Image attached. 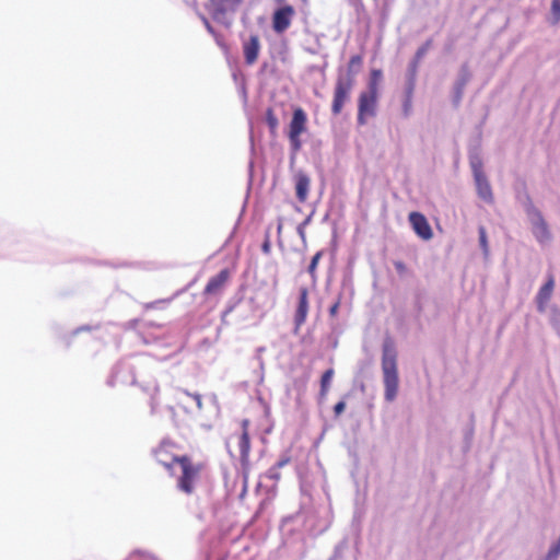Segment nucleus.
Instances as JSON below:
<instances>
[{
    "instance_id": "f257e3e1",
    "label": "nucleus",
    "mask_w": 560,
    "mask_h": 560,
    "mask_svg": "<svg viewBox=\"0 0 560 560\" xmlns=\"http://www.w3.org/2000/svg\"><path fill=\"white\" fill-rule=\"evenodd\" d=\"M148 359L140 358L137 360V364L129 361L119 362L113 370L108 384L114 386L116 384L122 385H136L139 384L141 389L150 396V408L151 413H156L159 407V400L156 394L159 393V386L153 378L147 380L143 368L147 365Z\"/></svg>"
},
{
    "instance_id": "f03ea898",
    "label": "nucleus",
    "mask_w": 560,
    "mask_h": 560,
    "mask_svg": "<svg viewBox=\"0 0 560 560\" xmlns=\"http://www.w3.org/2000/svg\"><path fill=\"white\" fill-rule=\"evenodd\" d=\"M382 373L384 383V398L392 402L398 394L399 378L397 370V352L394 343L387 339L382 347Z\"/></svg>"
},
{
    "instance_id": "7ed1b4c3",
    "label": "nucleus",
    "mask_w": 560,
    "mask_h": 560,
    "mask_svg": "<svg viewBox=\"0 0 560 560\" xmlns=\"http://www.w3.org/2000/svg\"><path fill=\"white\" fill-rule=\"evenodd\" d=\"M525 211L536 241L541 245L549 243L551 233L541 212L530 201L526 205Z\"/></svg>"
},
{
    "instance_id": "20e7f679",
    "label": "nucleus",
    "mask_w": 560,
    "mask_h": 560,
    "mask_svg": "<svg viewBox=\"0 0 560 560\" xmlns=\"http://www.w3.org/2000/svg\"><path fill=\"white\" fill-rule=\"evenodd\" d=\"M249 421L244 419L242 421V432L235 435L237 440V446L240 452L241 467H242V477H243V492H246L247 489V478H248V469H249V452H250V441L247 431V427Z\"/></svg>"
},
{
    "instance_id": "39448f33",
    "label": "nucleus",
    "mask_w": 560,
    "mask_h": 560,
    "mask_svg": "<svg viewBox=\"0 0 560 560\" xmlns=\"http://www.w3.org/2000/svg\"><path fill=\"white\" fill-rule=\"evenodd\" d=\"M242 0H210L209 12L214 21L230 25L232 15L237 10Z\"/></svg>"
},
{
    "instance_id": "423d86ee",
    "label": "nucleus",
    "mask_w": 560,
    "mask_h": 560,
    "mask_svg": "<svg viewBox=\"0 0 560 560\" xmlns=\"http://www.w3.org/2000/svg\"><path fill=\"white\" fill-rule=\"evenodd\" d=\"M172 459L176 466V470L178 469L180 471V477L178 478L177 482L178 489L187 494H190L194 490V482L198 470L186 457Z\"/></svg>"
},
{
    "instance_id": "0eeeda50",
    "label": "nucleus",
    "mask_w": 560,
    "mask_h": 560,
    "mask_svg": "<svg viewBox=\"0 0 560 560\" xmlns=\"http://www.w3.org/2000/svg\"><path fill=\"white\" fill-rule=\"evenodd\" d=\"M351 78H337L334 100L331 104V112L334 115L340 114L346 101L349 98V94L353 88Z\"/></svg>"
},
{
    "instance_id": "6e6552de",
    "label": "nucleus",
    "mask_w": 560,
    "mask_h": 560,
    "mask_svg": "<svg viewBox=\"0 0 560 560\" xmlns=\"http://www.w3.org/2000/svg\"><path fill=\"white\" fill-rule=\"evenodd\" d=\"M376 103V86L374 83L369 84V91L361 93L359 97V113H358V122L360 125L365 124V115L373 116L374 107Z\"/></svg>"
},
{
    "instance_id": "1a4fd4ad",
    "label": "nucleus",
    "mask_w": 560,
    "mask_h": 560,
    "mask_svg": "<svg viewBox=\"0 0 560 560\" xmlns=\"http://www.w3.org/2000/svg\"><path fill=\"white\" fill-rule=\"evenodd\" d=\"M175 399L186 412L194 411L192 405H195L197 411H201L202 409V397L198 393H189L185 389H177Z\"/></svg>"
},
{
    "instance_id": "9d476101",
    "label": "nucleus",
    "mask_w": 560,
    "mask_h": 560,
    "mask_svg": "<svg viewBox=\"0 0 560 560\" xmlns=\"http://www.w3.org/2000/svg\"><path fill=\"white\" fill-rule=\"evenodd\" d=\"M294 10L291 5H283L277 9L272 15V28L276 33L281 34L287 31L291 24Z\"/></svg>"
},
{
    "instance_id": "9b49d317",
    "label": "nucleus",
    "mask_w": 560,
    "mask_h": 560,
    "mask_svg": "<svg viewBox=\"0 0 560 560\" xmlns=\"http://www.w3.org/2000/svg\"><path fill=\"white\" fill-rule=\"evenodd\" d=\"M409 222L415 233L424 241L432 238V229L427 218L420 212H411L409 214Z\"/></svg>"
},
{
    "instance_id": "f8f14e48",
    "label": "nucleus",
    "mask_w": 560,
    "mask_h": 560,
    "mask_svg": "<svg viewBox=\"0 0 560 560\" xmlns=\"http://www.w3.org/2000/svg\"><path fill=\"white\" fill-rule=\"evenodd\" d=\"M471 73L468 66L465 63L460 67L457 79L453 88V103L458 106L464 94L467 83L470 81Z\"/></svg>"
},
{
    "instance_id": "ddd939ff",
    "label": "nucleus",
    "mask_w": 560,
    "mask_h": 560,
    "mask_svg": "<svg viewBox=\"0 0 560 560\" xmlns=\"http://www.w3.org/2000/svg\"><path fill=\"white\" fill-rule=\"evenodd\" d=\"M308 313V291L306 288L299 290V301L294 315L295 331L305 323Z\"/></svg>"
},
{
    "instance_id": "4468645a",
    "label": "nucleus",
    "mask_w": 560,
    "mask_h": 560,
    "mask_svg": "<svg viewBox=\"0 0 560 560\" xmlns=\"http://www.w3.org/2000/svg\"><path fill=\"white\" fill-rule=\"evenodd\" d=\"M260 50V42L257 35H250L247 40L243 43V54L245 62L253 65L256 62Z\"/></svg>"
},
{
    "instance_id": "2eb2a0df",
    "label": "nucleus",
    "mask_w": 560,
    "mask_h": 560,
    "mask_svg": "<svg viewBox=\"0 0 560 560\" xmlns=\"http://www.w3.org/2000/svg\"><path fill=\"white\" fill-rule=\"evenodd\" d=\"M295 194L300 202H304L307 198L311 179L306 173L299 171L294 174Z\"/></svg>"
},
{
    "instance_id": "dca6fc26",
    "label": "nucleus",
    "mask_w": 560,
    "mask_h": 560,
    "mask_svg": "<svg viewBox=\"0 0 560 560\" xmlns=\"http://www.w3.org/2000/svg\"><path fill=\"white\" fill-rule=\"evenodd\" d=\"M307 117L302 108H296L293 112L292 119L289 126V135L301 136L306 129Z\"/></svg>"
},
{
    "instance_id": "f3484780",
    "label": "nucleus",
    "mask_w": 560,
    "mask_h": 560,
    "mask_svg": "<svg viewBox=\"0 0 560 560\" xmlns=\"http://www.w3.org/2000/svg\"><path fill=\"white\" fill-rule=\"evenodd\" d=\"M474 179H475L478 197L489 205L492 203L493 202V194H492L491 186H490L489 180L487 179L486 175L478 174L477 177H474Z\"/></svg>"
},
{
    "instance_id": "a211bd4d",
    "label": "nucleus",
    "mask_w": 560,
    "mask_h": 560,
    "mask_svg": "<svg viewBox=\"0 0 560 560\" xmlns=\"http://www.w3.org/2000/svg\"><path fill=\"white\" fill-rule=\"evenodd\" d=\"M229 278V271L226 269L221 270L217 276L212 277L206 288L205 293L208 295L217 294L221 291Z\"/></svg>"
},
{
    "instance_id": "6ab92c4d",
    "label": "nucleus",
    "mask_w": 560,
    "mask_h": 560,
    "mask_svg": "<svg viewBox=\"0 0 560 560\" xmlns=\"http://www.w3.org/2000/svg\"><path fill=\"white\" fill-rule=\"evenodd\" d=\"M154 456L156 460L163 465L167 470L172 474L176 471V466L172 458H177L176 456L170 455L164 446H160L155 450Z\"/></svg>"
},
{
    "instance_id": "aec40b11",
    "label": "nucleus",
    "mask_w": 560,
    "mask_h": 560,
    "mask_svg": "<svg viewBox=\"0 0 560 560\" xmlns=\"http://www.w3.org/2000/svg\"><path fill=\"white\" fill-rule=\"evenodd\" d=\"M362 65V58L359 55L352 56L348 63V69L346 72L342 70L339 71L338 78H351L352 83H354V77L359 72L360 67Z\"/></svg>"
},
{
    "instance_id": "412c9836",
    "label": "nucleus",
    "mask_w": 560,
    "mask_h": 560,
    "mask_svg": "<svg viewBox=\"0 0 560 560\" xmlns=\"http://www.w3.org/2000/svg\"><path fill=\"white\" fill-rule=\"evenodd\" d=\"M555 289V280L550 276L546 283L539 289V291L536 294L535 300H540L545 302H549L552 295Z\"/></svg>"
},
{
    "instance_id": "4be33fe9",
    "label": "nucleus",
    "mask_w": 560,
    "mask_h": 560,
    "mask_svg": "<svg viewBox=\"0 0 560 560\" xmlns=\"http://www.w3.org/2000/svg\"><path fill=\"white\" fill-rule=\"evenodd\" d=\"M548 319L552 328L560 336V308L557 305H550Z\"/></svg>"
},
{
    "instance_id": "5701e85b",
    "label": "nucleus",
    "mask_w": 560,
    "mask_h": 560,
    "mask_svg": "<svg viewBox=\"0 0 560 560\" xmlns=\"http://www.w3.org/2000/svg\"><path fill=\"white\" fill-rule=\"evenodd\" d=\"M429 47H430V42H427L425 44H423L421 47L418 48L416 56H415V60L409 66L410 73L412 77L415 75V72L417 70L418 62L425 56V54L429 50Z\"/></svg>"
},
{
    "instance_id": "b1692460",
    "label": "nucleus",
    "mask_w": 560,
    "mask_h": 560,
    "mask_svg": "<svg viewBox=\"0 0 560 560\" xmlns=\"http://www.w3.org/2000/svg\"><path fill=\"white\" fill-rule=\"evenodd\" d=\"M332 376H334V370L332 369H328L326 370L323 375H322V378H320V394L322 396H325L329 389V386H330V383H331V380H332Z\"/></svg>"
},
{
    "instance_id": "393cba45",
    "label": "nucleus",
    "mask_w": 560,
    "mask_h": 560,
    "mask_svg": "<svg viewBox=\"0 0 560 560\" xmlns=\"http://www.w3.org/2000/svg\"><path fill=\"white\" fill-rule=\"evenodd\" d=\"M470 167H471L474 177H477L478 174H480V175L485 174L482 171V163H481L480 159H478V158L470 159Z\"/></svg>"
},
{
    "instance_id": "a878e982",
    "label": "nucleus",
    "mask_w": 560,
    "mask_h": 560,
    "mask_svg": "<svg viewBox=\"0 0 560 560\" xmlns=\"http://www.w3.org/2000/svg\"><path fill=\"white\" fill-rule=\"evenodd\" d=\"M288 137L293 154L298 153L302 148V141L300 139L301 136L288 135Z\"/></svg>"
},
{
    "instance_id": "bb28decb",
    "label": "nucleus",
    "mask_w": 560,
    "mask_h": 560,
    "mask_svg": "<svg viewBox=\"0 0 560 560\" xmlns=\"http://www.w3.org/2000/svg\"><path fill=\"white\" fill-rule=\"evenodd\" d=\"M322 257V252H317L311 259V262H310V266L307 268V271L308 273L314 277V273H315V270H316V267L318 265V261Z\"/></svg>"
},
{
    "instance_id": "cd10ccee",
    "label": "nucleus",
    "mask_w": 560,
    "mask_h": 560,
    "mask_svg": "<svg viewBox=\"0 0 560 560\" xmlns=\"http://www.w3.org/2000/svg\"><path fill=\"white\" fill-rule=\"evenodd\" d=\"M479 243H480V246H481L485 255H487L488 254L487 234H486L485 228H482V226L479 228Z\"/></svg>"
},
{
    "instance_id": "c85d7f7f",
    "label": "nucleus",
    "mask_w": 560,
    "mask_h": 560,
    "mask_svg": "<svg viewBox=\"0 0 560 560\" xmlns=\"http://www.w3.org/2000/svg\"><path fill=\"white\" fill-rule=\"evenodd\" d=\"M266 477L270 480L277 481L280 479V470L278 469V467L272 466L266 472Z\"/></svg>"
},
{
    "instance_id": "c756f323",
    "label": "nucleus",
    "mask_w": 560,
    "mask_h": 560,
    "mask_svg": "<svg viewBox=\"0 0 560 560\" xmlns=\"http://www.w3.org/2000/svg\"><path fill=\"white\" fill-rule=\"evenodd\" d=\"M551 12L556 22H558L560 20V0H552Z\"/></svg>"
},
{
    "instance_id": "7c9ffc66",
    "label": "nucleus",
    "mask_w": 560,
    "mask_h": 560,
    "mask_svg": "<svg viewBox=\"0 0 560 560\" xmlns=\"http://www.w3.org/2000/svg\"><path fill=\"white\" fill-rule=\"evenodd\" d=\"M535 302H536L537 311H538L540 314H547V315H549V307H550V306H548V302L540 301V300H535Z\"/></svg>"
},
{
    "instance_id": "2f4dec72",
    "label": "nucleus",
    "mask_w": 560,
    "mask_h": 560,
    "mask_svg": "<svg viewBox=\"0 0 560 560\" xmlns=\"http://www.w3.org/2000/svg\"><path fill=\"white\" fill-rule=\"evenodd\" d=\"M345 408H346L345 401L341 400V401L337 402L334 407L335 415L339 416L340 413L343 412Z\"/></svg>"
},
{
    "instance_id": "473e14b6",
    "label": "nucleus",
    "mask_w": 560,
    "mask_h": 560,
    "mask_svg": "<svg viewBox=\"0 0 560 560\" xmlns=\"http://www.w3.org/2000/svg\"><path fill=\"white\" fill-rule=\"evenodd\" d=\"M289 462H290L289 457H282L273 466L278 467V469L280 470L282 467L288 465Z\"/></svg>"
},
{
    "instance_id": "72a5a7b5",
    "label": "nucleus",
    "mask_w": 560,
    "mask_h": 560,
    "mask_svg": "<svg viewBox=\"0 0 560 560\" xmlns=\"http://www.w3.org/2000/svg\"><path fill=\"white\" fill-rule=\"evenodd\" d=\"M338 310H339V301L335 302L330 308H329V314L330 316H336L337 313H338Z\"/></svg>"
},
{
    "instance_id": "f704fd0d",
    "label": "nucleus",
    "mask_w": 560,
    "mask_h": 560,
    "mask_svg": "<svg viewBox=\"0 0 560 560\" xmlns=\"http://www.w3.org/2000/svg\"><path fill=\"white\" fill-rule=\"evenodd\" d=\"M394 265H395V269L397 270V272H399V273L405 272V270H406V266H405V264H404V262H401V261H396Z\"/></svg>"
},
{
    "instance_id": "c9c22d12",
    "label": "nucleus",
    "mask_w": 560,
    "mask_h": 560,
    "mask_svg": "<svg viewBox=\"0 0 560 560\" xmlns=\"http://www.w3.org/2000/svg\"><path fill=\"white\" fill-rule=\"evenodd\" d=\"M372 80L370 83H374L376 85V79L381 75V71L380 70H373L372 73Z\"/></svg>"
},
{
    "instance_id": "e433bc0d",
    "label": "nucleus",
    "mask_w": 560,
    "mask_h": 560,
    "mask_svg": "<svg viewBox=\"0 0 560 560\" xmlns=\"http://www.w3.org/2000/svg\"><path fill=\"white\" fill-rule=\"evenodd\" d=\"M90 329H91L90 326L84 325V326H81V327L77 328L75 330H73L72 335L74 336V335L79 334L80 331H86V330H90Z\"/></svg>"
},
{
    "instance_id": "4c0bfd02",
    "label": "nucleus",
    "mask_w": 560,
    "mask_h": 560,
    "mask_svg": "<svg viewBox=\"0 0 560 560\" xmlns=\"http://www.w3.org/2000/svg\"><path fill=\"white\" fill-rule=\"evenodd\" d=\"M202 20H203L205 26L208 30V32L212 34L213 28H212L211 24L209 23V21L206 18H203Z\"/></svg>"
},
{
    "instance_id": "58836bf2",
    "label": "nucleus",
    "mask_w": 560,
    "mask_h": 560,
    "mask_svg": "<svg viewBox=\"0 0 560 560\" xmlns=\"http://www.w3.org/2000/svg\"><path fill=\"white\" fill-rule=\"evenodd\" d=\"M268 122L271 127L277 126V119L271 114H269Z\"/></svg>"
},
{
    "instance_id": "ea45409f",
    "label": "nucleus",
    "mask_w": 560,
    "mask_h": 560,
    "mask_svg": "<svg viewBox=\"0 0 560 560\" xmlns=\"http://www.w3.org/2000/svg\"><path fill=\"white\" fill-rule=\"evenodd\" d=\"M409 105H410V101H409V98H407L404 104V110H405L406 115L408 114Z\"/></svg>"
},
{
    "instance_id": "a19ab883",
    "label": "nucleus",
    "mask_w": 560,
    "mask_h": 560,
    "mask_svg": "<svg viewBox=\"0 0 560 560\" xmlns=\"http://www.w3.org/2000/svg\"><path fill=\"white\" fill-rule=\"evenodd\" d=\"M341 548H342V545H338V546L336 547L335 556H334V558H332V559H330V560H336V558H337L338 553L340 552Z\"/></svg>"
},
{
    "instance_id": "79ce46f5",
    "label": "nucleus",
    "mask_w": 560,
    "mask_h": 560,
    "mask_svg": "<svg viewBox=\"0 0 560 560\" xmlns=\"http://www.w3.org/2000/svg\"><path fill=\"white\" fill-rule=\"evenodd\" d=\"M167 410H168L171 413H174V407L168 406V407H167Z\"/></svg>"
}]
</instances>
